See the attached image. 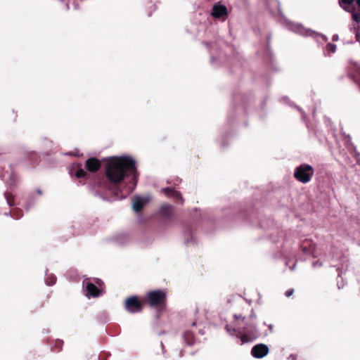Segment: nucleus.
Masks as SVG:
<instances>
[{
  "label": "nucleus",
  "mask_w": 360,
  "mask_h": 360,
  "mask_svg": "<svg viewBox=\"0 0 360 360\" xmlns=\"http://www.w3.org/2000/svg\"><path fill=\"white\" fill-rule=\"evenodd\" d=\"M268 327H269V328L271 330H272V329H273V326H272L271 324H269V325L268 326Z\"/></svg>",
  "instance_id": "nucleus-33"
},
{
  "label": "nucleus",
  "mask_w": 360,
  "mask_h": 360,
  "mask_svg": "<svg viewBox=\"0 0 360 360\" xmlns=\"http://www.w3.org/2000/svg\"><path fill=\"white\" fill-rule=\"evenodd\" d=\"M124 309L129 313L136 314L142 311V305L138 297L131 296L125 300Z\"/></svg>",
  "instance_id": "nucleus-8"
},
{
  "label": "nucleus",
  "mask_w": 360,
  "mask_h": 360,
  "mask_svg": "<svg viewBox=\"0 0 360 360\" xmlns=\"http://www.w3.org/2000/svg\"><path fill=\"white\" fill-rule=\"evenodd\" d=\"M338 39H339V37H338V34H334V35L333 36V37H332V39H333V41H338Z\"/></svg>",
  "instance_id": "nucleus-30"
},
{
  "label": "nucleus",
  "mask_w": 360,
  "mask_h": 360,
  "mask_svg": "<svg viewBox=\"0 0 360 360\" xmlns=\"http://www.w3.org/2000/svg\"><path fill=\"white\" fill-rule=\"evenodd\" d=\"M146 299L150 307H160L166 302V292L164 290H151L146 293Z\"/></svg>",
  "instance_id": "nucleus-5"
},
{
  "label": "nucleus",
  "mask_w": 360,
  "mask_h": 360,
  "mask_svg": "<svg viewBox=\"0 0 360 360\" xmlns=\"http://www.w3.org/2000/svg\"><path fill=\"white\" fill-rule=\"evenodd\" d=\"M295 266H296V264H294L292 266H290V269L291 271L295 270Z\"/></svg>",
  "instance_id": "nucleus-31"
},
{
  "label": "nucleus",
  "mask_w": 360,
  "mask_h": 360,
  "mask_svg": "<svg viewBox=\"0 0 360 360\" xmlns=\"http://www.w3.org/2000/svg\"><path fill=\"white\" fill-rule=\"evenodd\" d=\"M182 338L187 345H191L194 342L193 334L188 330L184 333Z\"/></svg>",
  "instance_id": "nucleus-20"
},
{
  "label": "nucleus",
  "mask_w": 360,
  "mask_h": 360,
  "mask_svg": "<svg viewBox=\"0 0 360 360\" xmlns=\"http://www.w3.org/2000/svg\"><path fill=\"white\" fill-rule=\"evenodd\" d=\"M323 257L321 256V258L319 259L317 261L313 262L312 263V267L314 269L320 268L323 264V261L322 260Z\"/></svg>",
  "instance_id": "nucleus-25"
},
{
  "label": "nucleus",
  "mask_w": 360,
  "mask_h": 360,
  "mask_svg": "<svg viewBox=\"0 0 360 360\" xmlns=\"http://www.w3.org/2000/svg\"><path fill=\"white\" fill-rule=\"evenodd\" d=\"M210 60H211V63L214 64L216 63V59L215 58L212 56V53H210Z\"/></svg>",
  "instance_id": "nucleus-28"
},
{
  "label": "nucleus",
  "mask_w": 360,
  "mask_h": 360,
  "mask_svg": "<svg viewBox=\"0 0 360 360\" xmlns=\"http://www.w3.org/2000/svg\"><path fill=\"white\" fill-rule=\"evenodd\" d=\"M195 322H193L192 323V326H195Z\"/></svg>",
  "instance_id": "nucleus-35"
},
{
  "label": "nucleus",
  "mask_w": 360,
  "mask_h": 360,
  "mask_svg": "<svg viewBox=\"0 0 360 360\" xmlns=\"http://www.w3.org/2000/svg\"><path fill=\"white\" fill-rule=\"evenodd\" d=\"M202 44L205 45L207 48L208 50H209L210 46H211V44L209 42H207V41H203Z\"/></svg>",
  "instance_id": "nucleus-29"
},
{
  "label": "nucleus",
  "mask_w": 360,
  "mask_h": 360,
  "mask_svg": "<svg viewBox=\"0 0 360 360\" xmlns=\"http://www.w3.org/2000/svg\"><path fill=\"white\" fill-rule=\"evenodd\" d=\"M4 196L6 199V201H7V203L8 205L11 207L13 205V197L11 194L7 193V192H5L4 193Z\"/></svg>",
  "instance_id": "nucleus-24"
},
{
  "label": "nucleus",
  "mask_w": 360,
  "mask_h": 360,
  "mask_svg": "<svg viewBox=\"0 0 360 360\" xmlns=\"http://www.w3.org/2000/svg\"><path fill=\"white\" fill-rule=\"evenodd\" d=\"M308 243H305L300 246L301 250L304 254H311L314 258L319 257L320 255L318 254L317 250L315 248L311 247V245H307Z\"/></svg>",
  "instance_id": "nucleus-18"
},
{
  "label": "nucleus",
  "mask_w": 360,
  "mask_h": 360,
  "mask_svg": "<svg viewBox=\"0 0 360 360\" xmlns=\"http://www.w3.org/2000/svg\"><path fill=\"white\" fill-rule=\"evenodd\" d=\"M103 284V281L99 278H95L94 283L89 278L84 279L82 285L86 297L90 299L91 297L95 298L101 296L103 293L101 288Z\"/></svg>",
  "instance_id": "nucleus-4"
},
{
  "label": "nucleus",
  "mask_w": 360,
  "mask_h": 360,
  "mask_svg": "<svg viewBox=\"0 0 360 360\" xmlns=\"http://www.w3.org/2000/svg\"><path fill=\"white\" fill-rule=\"evenodd\" d=\"M314 173V168L310 165L302 164L295 169L294 177L299 182L307 184L311 181Z\"/></svg>",
  "instance_id": "nucleus-6"
},
{
  "label": "nucleus",
  "mask_w": 360,
  "mask_h": 360,
  "mask_svg": "<svg viewBox=\"0 0 360 360\" xmlns=\"http://www.w3.org/2000/svg\"><path fill=\"white\" fill-rule=\"evenodd\" d=\"M160 192L164 193L167 197L174 199L181 205L184 202V199L183 198L181 193L173 187L162 188L160 189Z\"/></svg>",
  "instance_id": "nucleus-11"
},
{
  "label": "nucleus",
  "mask_w": 360,
  "mask_h": 360,
  "mask_svg": "<svg viewBox=\"0 0 360 360\" xmlns=\"http://www.w3.org/2000/svg\"><path fill=\"white\" fill-rule=\"evenodd\" d=\"M76 167L77 168V169L76 172L74 174V175H75L77 178L80 179V178H82V177H84V176H85V175H86V172L84 171V169H82V168L81 167V165H79V164H77V165H73V166H72V167ZM70 174L71 175H73L72 170L70 172Z\"/></svg>",
  "instance_id": "nucleus-21"
},
{
  "label": "nucleus",
  "mask_w": 360,
  "mask_h": 360,
  "mask_svg": "<svg viewBox=\"0 0 360 360\" xmlns=\"http://www.w3.org/2000/svg\"><path fill=\"white\" fill-rule=\"evenodd\" d=\"M269 352V347L265 344H257L251 349V354L256 359H262L266 356Z\"/></svg>",
  "instance_id": "nucleus-12"
},
{
  "label": "nucleus",
  "mask_w": 360,
  "mask_h": 360,
  "mask_svg": "<svg viewBox=\"0 0 360 360\" xmlns=\"http://www.w3.org/2000/svg\"><path fill=\"white\" fill-rule=\"evenodd\" d=\"M105 174L109 181L115 185H123L116 195L125 199L136 188L139 173L136 160L130 155L110 157L108 161Z\"/></svg>",
  "instance_id": "nucleus-1"
},
{
  "label": "nucleus",
  "mask_w": 360,
  "mask_h": 360,
  "mask_svg": "<svg viewBox=\"0 0 360 360\" xmlns=\"http://www.w3.org/2000/svg\"><path fill=\"white\" fill-rule=\"evenodd\" d=\"M234 319L235 321L231 324L225 326V330L231 337L240 339L241 344L252 342L260 335L254 311L248 318L235 314Z\"/></svg>",
  "instance_id": "nucleus-2"
},
{
  "label": "nucleus",
  "mask_w": 360,
  "mask_h": 360,
  "mask_svg": "<svg viewBox=\"0 0 360 360\" xmlns=\"http://www.w3.org/2000/svg\"><path fill=\"white\" fill-rule=\"evenodd\" d=\"M56 282V277L53 274L48 272V270L46 271L45 273V283L51 286L54 285Z\"/></svg>",
  "instance_id": "nucleus-19"
},
{
  "label": "nucleus",
  "mask_w": 360,
  "mask_h": 360,
  "mask_svg": "<svg viewBox=\"0 0 360 360\" xmlns=\"http://www.w3.org/2000/svg\"><path fill=\"white\" fill-rule=\"evenodd\" d=\"M278 11L281 15V18L279 19L280 23L286 27L289 31L302 37H311L314 39L320 37L325 41L328 40V37L326 35L318 33L309 28H306L301 23L294 22L288 20L281 13L280 10V5H278Z\"/></svg>",
  "instance_id": "nucleus-3"
},
{
  "label": "nucleus",
  "mask_w": 360,
  "mask_h": 360,
  "mask_svg": "<svg viewBox=\"0 0 360 360\" xmlns=\"http://www.w3.org/2000/svg\"><path fill=\"white\" fill-rule=\"evenodd\" d=\"M293 293H294V290H293V289H289V290H288L285 292V295L287 297H290Z\"/></svg>",
  "instance_id": "nucleus-26"
},
{
  "label": "nucleus",
  "mask_w": 360,
  "mask_h": 360,
  "mask_svg": "<svg viewBox=\"0 0 360 360\" xmlns=\"http://www.w3.org/2000/svg\"><path fill=\"white\" fill-rule=\"evenodd\" d=\"M2 179L10 188H13L18 185V177L13 172L4 174Z\"/></svg>",
  "instance_id": "nucleus-13"
},
{
  "label": "nucleus",
  "mask_w": 360,
  "mask_h": 360,
  "mask_svg": "<svg viewBox=\"0 0 360 360\" xmlns=\"http://www.w3.org/2000/svg\"><path fill=\"white\" fill-rule=\"evenodd\" d=\"M184 241L186 244H191L193 243V233L190 230L187 231L184 233Z\"/></svg>",
  "instance_id": "nucleus-22"
},
{
  "label": "nucleus",
  "mask_w": 360,
  "mask_h": 360,
  "mask_svg": "<svg viewBox=\"0 0 360 360\" xmlns=\"http://www.w3.org/2000/svg\"><path fill=\"white\" fill-rule=\"evenodd\" d=\"M290 360H297V355L295 354H290L288 358Z\"/></svg>",
  "instance_id": "nucleus-27"
},
{
  "label": "nucleus",
  "mask_w": 360,
  "mask_h": 360,
  "mask_svg": "<svg viewBox=\"0 0 360 360\" xmlns=\"http://www.w3.org/2000/svg\"><path fill=\"white\" fill-rule=\"evenodd\" d=\"M86 169L91 172L98 170L101 167V162L94 158H91L86 161Z\"/></svg>",
  "instance_id": "nucleus-16"
},
{
  "label": "nucleus",
  "mask_w": 360,
  "mask_h": 360,
  "mask_svg": "<svg viewBox=\"0 0 360 360\" xmlns=\"http://www.w3.org/2000/svg\"><path fill=\"white\" fill-rule=\"evenodd\" d=\"M341 8L352 13V19L360 22V1H338Z\"/></svg>",
  "instance_id": "nucleus-7"
},
{
  "label": "nucleus",
  "mask_w": 360,
  "mask_h": 360,
  "mask_svg": "<svg viewBox=\"0 0 360 360\" xmlns=\"http://www.w3.org/2000/svg\"><path fill=\"white\" fill-rule=\"evenodd\" d=\"M113 240L116 243L123 245L127 244L131 240V238L127 233H120L115 235Z\"/></svg>",
  "instance_id": "nucleus-17"
},
{
  "label": "nucleus",
  "mask_w": 360,
  "mask_h": 360,
  "mask_svg": "<svg viewBox=\"0 0 360 360\" xmlns=\"http://www.w3.org/2000/svg\"><path fill=\"white\" fill-rule=\"evenodd\" d=\"M211 15L214 18L224 21L228 17V9L222 4H214L212 6Z\"/></svg>",
  "instance_id": "nucleus-10"
},
{
  "label": "nucleus",
  "mask_w": 360,
  "mask_h": 360,
  "mask_svg": "<svg viewBox=\"0 0 360 360\" xmlns=\"http://www.w3.org/2000/svg\"><path fill=\"white\" fill-rule=\"evenodd\" d=\"M60 8L64 11H78L81 6L79 1H60Z\"/></svg>",
  "instance_id": "nucleus-15"
},
{
  "label": "nucleus",
  "mask_w": 360,
  "mask_h": 360,
  "mask_svg": "<svg viewBox=\"0 0 360 360\" xmlns=\"http://www.w3.org/2000/svg\"><path fill=\"white\" fill-rule=\"evenodd\" d=\"M337 46L335 44L332 43H328L326 48V52L328 56H330V53H333L336 51Z\"/></svg>",
  "instance_id": "nucleus-23"
},
{
  "label": "nucleus",
  "mask_w": 360,
  "mask_h": 360,
  "mask_svg": "<svg viewBox=\"0 0 360 360\" xmlns=\"http://www.w3.org/2000/svg\"><path fill=\"white\" fill-rule=\"evenodd\" d=\"M338 288H342V286H340V284H339V281H338Z\"/></svg>",
  "instance_id": "nucleus-34"
},
{
  "label": "nucleus",
  "mask_w": 360,
  "mask_h": 360,
  "mask_svg": "<svg viewBox=\"0 0 360 360\" xmlns=\"http://www.w3.org/2000/svg\"><path fill=\"white\" fill-rule=\"evenodd\" d=\"M151 195L148 194L145 196L135 195L132 200V209L138 213L142 210L145 205L150 200Z\"/></svg>",
  "instance_id": "nucleus-9"
},
{
  "label": "nucleus",
  "mask_w": 360,
  "mask_h": 360,
  "mask_svg": "<svg viewBox=\"0 0 360 360\" xmlns=\"http://www.w3.org/2000/svg\"><path fill=\"white\" fill-rule=\"evenodd\" d=\"M37 193L39 194V195H41L42 192L40 189H37Z\"/></svg>",
  "instance_id": "nucleus-32"
},
{
  "label": "nucleus",
  "mask_w": 360,
  "mask_h": 360,
  "mask_svg": "<svg viewBox=\"0 0 360 360\" xmlns=\"http://www.w3.org/2000/svg\"><path fill=\"white\" fill-rule=\"evenodd\" d=\"M174 206L169 203L162 204L159 209V214L164 218L171 219L173 216Z\"/></svg>",
  "instance_id": "nucleus-14"
}]
</instances>
